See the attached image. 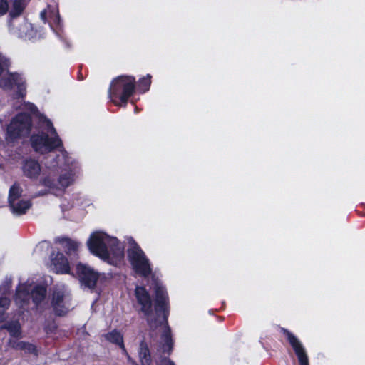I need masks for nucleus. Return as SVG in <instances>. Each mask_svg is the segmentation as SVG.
<instances>
[{
  "instance_id": "11",
  "label": "nucleus",
  "mask_w": 365,
  "mask_h": 365,
  "mask_svg": "<svg viewBox=\"0 0 365 365\" xmlns=\"http://www.w3.org/2000/svg\"><path fill=\"white\" fill-rule=\"evenodd\" d=\"M70 297L64 287L56 288L53 293L52 306L58 315L66 314L71 308Z\"/></svg>"
},
{
  "instance_id": "3",
  "label": "nucleus",
  "mask_w": 365,
  "mask_h": 365,
  "mask_svg": "<svg viewBox=\"0 0 365 365\" xmlns=\"http://www.w3.org/2000/svg\"><path fill=\"white\" fill-rule=\"evenodd\" d=\"M41 123L42 131L31 136V143L32 148L36 152L41 154L49 153L56 149H59L63 158H66L67 153L62 149V140L50 120L46 118H42Z\"/></svg>"
},
{
  "instance_id": "6",
  "label": "nucleus",
  "mask_w": 365,
  "mask_h": 365,
  "mask_svg": "<svg viewBox=\"0 0 365 365\" xmlns=\"http://www.w3.org/2000/svg\"><path fill=\"white\" fill-rule=\"evenodd\" d=\"M135 88V78L132 76H119L115 78L110 87L109 96L117 106H125Z\"/></svg>"
},
{
  "instance_id": "8",
  "label": "nucleus",
  "mask_w": 365,
  "mask_h": 365,
  "mask_svg": "<svg viewBox=\"0 0 365 365\" xmlns=\"http://www.w3.org/2000/svg\"><path fill=\"white\" fill-rule=\"evenodd\" d=\"M0 86L4 90H14L17 92V97L19 99V108L24 111L31 113L36 110L34 104L26 103L22 98L26 93V86L23 78L17 73H9L0 80Z\"/></svg>"
},
{
  "instance_id": "23",
  "label": "nucleus",
  "mask_w": 365,
  "mask_h": 365,
  "mask_svg": "<svg viewBox=\"0 0 365 365\" xmlns=\"http://www.w3.org/2000/svg\"><path fill=\"white\" fill-rule=\"evenodd\" d=\"M150 83L151 76L150 74H148L145 77H143L140 80L138 87L143 92H145L148 91Z\"/></svg>"
},
{
  "instance_id": "4",
  "label": "nucleus",
  "mask_w": 365,
  "mask_h": 365,
  "mask_svg": "<svg viewBox=\"0 0 365 365\" xmlns=\"http://www.w3.org/2000/svg\"><path fill=\"white\" fill-rule=\"evenodd\" d=\"M30 294L38 309L44 307L46 304V287L44 284L39 285L29 282L21 284L18 287L15 296L16 304L23 308L28 304Z\"/></svg>"
},
{
  "instance_id": "14",
  "label": "nucleus",
  "mask_w": 365,
  "mask_h": 365,
  "mask_svg": "<svg viewBox=\"0 0 365 365\" xmlns=\"http://www.w3.org/2000/svg\"><path fill=\"white\" fill-rule=\"evenodd\" d=\"M51 270L58 274H68L70 265L68 259L61 252H53L51 257L49 265Z\"/></svg>"
},
{
  "instance_id": "30",
  "label": "nucleus",
  "mask_w": 365,
  "mask_h": 365,
  "mask_svg": "<svg viewBox=\"0 0 365 365\" xmlns=\"http://www.w3.org/2000/svg\"><path fill=\"white\" fill-rule=\"evenodd\" d=\"M8 289H9V287H8L7 288H6V287H4V291H3V292H2V297H6V290H7ZM0 297H1V296H0Z\"/></svg>"
},
{
  "instance_id": "28",
  "label": "nucleus",
  "mask_w": 365,
  "mask_h": 365,
  "mask_svg": "<svg viewBox=\"0 0 365 365\" xmlns=\"http://www.w3.org/2000/svg\"><path fill=\"white\" fill-rule=\"evenodd\" d=\"M23 346L20 347L21 349L27 350L29 352H34L36 349L34 344H21Z\"/></svg>"
},
{
  "instance_id": "19",
  "label": "nucleus",
  "mask_w": 365,
  "mask_h": 365,
  "mask_svg": "<svg viewBox=\"0 0 365 365\" xmlns=\"http://www.w3.org/2000/svg\"><path fill=\"white\" fill-rule=\"evenodd\" d=\"M139 357L141 365H150L151 359L150 351L145 344H140Z\"/></svg>"
},
{
  "instance_id": "33",
  "label": "nucleus",
  "mask_w": 365,
  "mask_h": 365,
  "mask_svg": "<svg viewBox=\"0 0 365 365\" xmlns=\"http://www.w3.org/2000/svg\"><path fill=\"white\" fill-rule=\"evenodd\" d=\"M166 345L169 347V349H170V344H166Z\"/></svg>"
},
{
  "instance_id": "5",
  "label": "nucleus",
  "mask_w": 365,
  "mask_h": 365,
  "mask_svg": "<svg viewBox=\"0 0 365 365\" xmlns=\"http://www.w3.org/2000/svg\"><path fill=\"white\" fill-rule=\"evenodd\" d=\"M61 169L58 163L47 165L46 170L43 171L42 183L51 190H64L70 186L75 180L77 174L76 169L61 170L60 175L56 180L54 177Z\"/></svg>"
},
{
  "instance_id": "17",
  "label": "nucleus",
  "mask_w": 365,
  "mask_h": 365,
  "mask_svg": "<svg viewBox=\"0 0 365 365\" xmlns=\"http://www.w3.org/2000/svg\"><path fill=\"white\" fill-rule=\"evenodd\" d=\"M60 243L68 255H75L79 248V243L71 239H62Z\"/></svg>"
},
{
  "instance_id": "25",
  "label": "nucleus",
  "mask_w": 365,
  "mask_h": 365,
  "mask_svg": "<svg viewBox=\"0 0 365 365\" xmlns=\"http://www.w3.org/2000/svg\"><path fill=\"white\" fill-rule=\"evenodd\" d=\"M9 64V59L0 53V75L7 69Z\"/></svg>"
},
{
  "instance_id": "13",
  "label": "nucleus",
  "mask_w": 365,
  "mask_h": 365,
  "mask_svg": "<svg viewBox=\"0 0 365 365\" xmlns=\"http://www.w3.org/2000/svg\"><path fill=\"white\" fill-rule=\"evenodd\" d=\"M76 273L83 284L88 288H93L99 277L91 267L79 263L76 266Z\"/></svg>"
},
{
  "instance_id": "31",
  "label": "nucleus",
  "mask_w": 365,
  "mask_h": 365,
  "mask_svg": "<svg viewBox=\"0 0 365 365\" xmlns=\"http://www.w3.org/2000/svg\"><path fill=\"white\" fill-rule=\"evenodd\" d=\"M128 360L133 364L137 365L133 361L131 360V359L128 356Z\"/></svg>"
},
{
  "instance_id": "21",
  "label": "nucleus",
  "mask_w": 365,
  "mask_h": 365,
  "mask_svg": "<svg viewBox=\"0 0 365 365\" xmlns=\"http://www.w3.org/2000/svg\"><path fill=\"white\" fill-rule=\"evenodd\" d=\"M9 303L10 302L7 297H0V322L5 319L6 311L9 308Z\"/></svg>"
},
{
  "instance_id": "12",
  "label": "nucleus",
  "mask_w": 365,
  "mask_h": 365,
  "mask_svg": "<svg viewBox=\"0 0 365 365\" xmlns=\"http://www.w3.org/2000/svg\"><path fill=\"white\" fill-rule=\"evenodd\" d=\"M11 30L20 38L36 39L42 37L41 31L35 30L32 25L26 21H22L21 23L14 22Z\"/></svg>"
},
{
  "instance_id": "2",
  "label": "nucleus",
  "mask_w": 365,
  "mask_h": 365,
  "mask_svg": "<svg viewBox=\"0 0 365 365\" xmlns=\"http://www.w3.org/2000/svg\"><path fill=\"white\" fill-rule=\"evenodd\" d=\"M86 244L93 255L110 264L116 266L123 259L124 247L122 243L103 232L91 233Z\"/></svg>"
},
{
  "instance_id": "10",
  "label": "nucleus",
  "mask_w": 365,
  "mask_h": 365,
  "mask_svg": "<svg viewBox=\"0 0 365 365\" xmlns=\"http://www.w3.org/2000/svg\"><path fill=\"white\" fill-rule=\"evenodd\" d=\"M8 200L11 212L16 215L26 213L31 206L30 200L22 196V189L17 184L10 187Z\"/></svg>"
},
{
  "instance_id": "1",
  "label": "nucleus",
  "mask_w": 365,
  "mask_h": 365,
  "mask_svg": "<svg viewBox=\"0 0 365 365\" xmlns=\"http://www.w3.org/2000/svg\"><path fill=\"white\" fill-rule=\"evenodd\" d=\"M155 294V314L158 319H155L152 310V302L148 292L144 287L137 286L135 290V296L138 304L140 306L141 312L147 318L148 323L151 328L156 327L158 323L162 325L163 338L165 342H170L173 340L170 328L166 323V319L169 313V300L168 294L163 283L156 280L153 284Z\"/></svg>"
},
{
  "instance_id": "26",
  "label": "nucleus",
  "mask_w": 365,
  "mask_h": 365,
  "mask_svg": "<svg viewBox=\"0 0 365 365\" xmlns=\"http://www.w3.org/2000/svg\"><path fill=\"white\" fill-rule=\"evenodd\" d=\"M9 5L7 0H0V16L5 14L8 11Z\"/></svg>"
},
{
  "instance_id": "7",
  "label": "nucleus",
  "mask_w": 365,
  "mask_h": 365,
  "mask_svg": "<svg viewBox=\"0 0 365 365\" xmlns=\"http://www.w3.org/2000/svg\"><path fill=\"white\" fill-rule=\"evenodd\" d=\"M128 247L127 250L128 259L135 272L142 276L148 277L151 273L149 259L144 252L132 238H127Z\"/></svg>"
},
{
  "instance_id": "22",
  "label": "nucleus",
  "mask_w": 365,
  "mask_h": 365,
  "mask_svg": "<svg viewBox=\"0 0 365 365\" xmlns=\"http://www.w3.org/2000/svg\"><path fill=\"white\" fill-rule=\"evenodd\" d=\"M26 4V0H15L13 5V9L11 12L12 16L20 14L24 10Z\"/></svg>"
},
{
  "instance_id": "18",
  "label": "nucleus",
  "mask_w": 365,
  "mask_h": 365,
  "mask_svg": "<svg viewBox=\"0 0 365 365\" xmlns=\"http://www.w3.org/2000/svg\"><path fill=\"white\" fill-rule=\"evenodd\" d=\"M293 349L298 358L300 365H309L308 357L305 349L301 344H292Z\"/></svg>"
},
{
  "instance_id": "24",
  "label": "nucleus",
  "mask_w": 365,
  "mask_h": 365,
  "mask_svg": "<svg viewBox=\"0 0 365 365\" xmlns=\"http://www.w3.org/2000/svg\"><path fill=\"white\" fill-rule=\"evenodd\" d=\"M11 335L17 336L20 334V324L19 322H14L8 327Z\"/></svg>"
},
{
  "instance_id": "9",
  "label": "nucleus",
  "mask_w": 365,
  "mask_h": 365,
  "mask_svg": "<svg viewBox=\"0 0 365 365\" xmlns=\"http://www.w3.org/2000/svg\"><path fill=\"white\" fill-rule=\"evenodd\" d=\"M31 126V120L26 113H21L11 120L6 129V140L13 143L28 135Z\"/></svg>"
},
{
  "instance_id": "15",
  "label": "nucleus",
  "mask_w": 365,
  "mask_h": 365,
  "mask_svg": "<svg viewBox=\"0 0 365 365\" xmlns=\"http://www.w3.org/2000/svg\"><path fill=\"white\" fill-rule=\"evenodd\" d=\"M23 171L30 178H37L41 173V166L37 161L28 160L24 165Z\"/></svg>"
},
{
  "instance_id": "32",
  "label": "nucleus",
  "mask_w": 365,
  "mask_h": 365,
  "mask_svg": "<svg viewBox=\"0 0 365 365\" xmlns=\"http://www.w3.org/2000/svg\"><path fill=\"white\" fill-rule=\"evenodd\" d=\"M120 344V347L123 349H124V344Z\"/></svg>"
},
{
  "instance_id": "27",
  "label": "nucleus",
  "mask_w": 365,
  "mask_h": 365,
  "mask_svg": "<svg viewBox=\"0 0 365 365\" xmlns=\"http://www.w3.org/2000/svg\"><path fill=\"white\" fill-rule=\"evenodd\" d=\"M283 333L285 336L286 340L289 341V342H296L297 339L292 333L284 329L283 330Z\"/></svg>"
},
{
  "instance_id": "20",
  "label": "nucleus",
  "mask_w": 365,
  "mask_h": 365,
  "mask_svg": "<svg viewBox=\"0 0 365 365\" xmlns=\"http://www.w3.org/2000/svg\"><path fill=\"white\" fill-rule=\"evenodd\" d=\"M103 340L110 342H123V336L122 333L118 330H113L103 336Z\"/></svg>"
},
{
  "instance_id": "29",
  "label": "nucleus",
  "mask_w": 365,
  "mask_h": 365,
  "mask_svg": "<svg viewBox=\"0 0 365 365\" xmlns=\"http://www.w3.org/2000/svg\"><path fill=\"white\" fill-rule=\"evenodd\" d=\"M157 365H175V364L169 359H164L160 361V364H158Z\"/></svg>"
},
{
  "instance_id": "16",
  "label": "nucleus",
  "mask_w": 365,
  "mask_h": 365,
  "mask_svg": "<svg viewBox=\"0 0 365 365\" xmlns=\"http://www.w3.org/2000/svg\"><path fill=\"white\" fill-rule=\"evenodd\" d=\"M40 16L43 21H46L47 18H49V23L51 26H52L53 24L57 25L60 24V16L58 10L56 7H51L50 6H48L41 12Z\"/></svg>"
}]
</instances>
